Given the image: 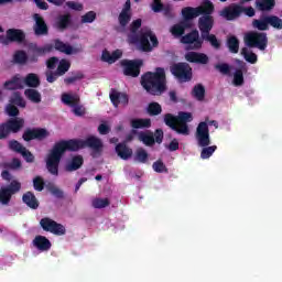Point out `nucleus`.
Here are the masks:
<instances>
[{"label": "nucleus", "instance_id": "obj_53", "mask_svg": "<svg viewBox=\"0 0 282 282\" xmlns=\"http://www.w3.org/2000/svg\"><path fill=\"white\" fill-rule=\"evenodd\" d=\"M66 6L70 8V10H76L77 12L83 11V3L80 2L69 1Z\"/></svg>", "mask_w": 282, "mask_h": 282}, {"label": "nucleus", "instance_id": "obj_10", "mask_svg": "<svg viewBox=\"0 0 282 282\" xmlns=\"http://www.w3.org/2000/svg\"><path fill=\"white\" fill-rule=\"evenodd\" d=\"M245 43L248 47H258V50H265L268 45V37L265 33L250 32L245 35Z\"/></svg>", "mask_w": 282, "mask_h": 282}, {"label": "nucleus", "instance_id": "obj_7", "mask_svg": "<svg viewBox=\"0 0 282 282\" xmlns=\"http://www.w3.org/2000/svg\"><path fill=\"white\" fill-rule=\"evenodd\" d=\"M21 193V182L13 180L10 184L0 187V204L2 206H9L12 202V195Z\"/></svg>", "mask_w": 282, "mask_h": 282}, {"label": "nucleus", "instance_id": "obj_36", "mask_svg": "<svg viewBox=\"0 0 282 282\" xmlns=\"http://www.w3.org/2000/svg\"><path fill=\"white\" fill-rule=\"evenodd\" d=\"M72 17L69 14L59 15L56 20V29L57 30H65L67 25H69Z\"/></svg>", "mask_w": 282, "mask_h": 282}, {"label": "nucleus", "instance_id": "obj_15", "mask_svg": "<svg viewBox=\"0 0 282 282\" xmlns=\"http://www.w3.org/2000/svg\"><path fill=\"white\" fill-rule=\"evenodd\" d=\"M121 65L123 67V74H126V76H132L133 78L140 76V67L142 66V62L140 59H123L121 62Z\"/></svg>", "mask_w": 282, "mask_h": 282}, {"label": "nucleus", "instance_id": "obj_5", "mask_svg": "<svg viewBox=\"0 0 282 282\" xmlns=\"http://www.w3.org/2000/svg\"><path fill=\"white\" fill-rule=\"evenodd\" d=\"M193 115L189 112H180L177 117L169 113L165 115L164 122L167 127H171L176 133H182L183 135H188L187 122H192Z\"/></svg>", "mask_w": 282, "mask_h": 282}, {"label": "nucleus", "instance_id": "obj_21", "mask_svg": "<svg viewBox=\"0 0 282 282\" xmlns=\"http://www.w3.org/2000/svg\"><path fill=\"white\" fill-rule=\"evenodd\" d=\"M50 135V132L45 129H34V130H29L24 132L23 139L26 142H30V140H43L44 138H47Z\"/></svg>", "mask_w": 282, "mask_h": 282}, {"label": "nucleus", "instance_id": "obj_11", "mask_svg": "<svg viewBox=\"0 0 282 282\" xmlns=\"http://www.w3.org/2000/svg\"><path fill=\"white\" fill-rule=\"evenodd\" d=\"M173 76L177 77L180 83H186L193 78L192 68L186 63L174 64L171 66Z\"/></svg>", "mask_w": 282, "mask_h": 282}, {"label": "nucleus", "instance_id": "obj_19", "mask_svg": "<svg viewBox=\"0 0 282 282\" xmlns=\"http://www.w3.org/2000/svg\"><path fill=\"white\" fill-rule=\"evenodd\" d=\"M23 39H25V34H23L21 30L10 29L7 31V36L0 35V43L8 45L12 43V41H22Z\"/></svg>", "mask_w": 282, "mask_h": 282}, {"label": "nucleus", "instance_id": "obj_23", "mask_svg": "<svg viewBox=\"0 0 282 282\" xmlns=\"http://www.w3.org/2000/svg\"><path fill=\"white\" fill-rule=\"evenodd\" d=\"M33 19L35 21V25H34L35 34L37 35L47 34V24H45V20H43V17H41L39 13H35L33 15Z\"/></svg>", "mask_w": 282, "mask_h": 282}, {"label": "nucleus", "instance_id": "obj_4", "mask_svg": "<svg viewBox=\"0 0 282 282\" xmlns=\"http://www.w3.org/2000/svg\"><path fill=\"white\" fill-rule=\"evenodd\" d=\"M141 84L149 94L158 96L166 89V74L163 68H158L155 73H147Z\"/></svg>", "mask_w": 282, "mask_h": 282}, {"label": "nucleus", "instance_id": "obj_63", "mask_svg": "<svg viewBox=\"0 0 282 282\" xmlns=\"http://www.w3.org/2000/svg\"><path fill=\"white\" fill-rule=\"evenodd\" d=\"M85 182H87V178H80L76 186H75V193H78V191H80V186H83V184H85Z\"/></svg>", "mask_w": 282, "mask_h": 282}, {"label": "nucleus", "instance_id": "obj_46", "mask_svg": "<svg viewBox=\"0 0 282 282\" xmlns=\"http://www.w3.org/2000/svg\"><path fill=\"white\" fill-rule=\"evenodd\" d=\"M269 25L275 28L276 30H282V20L278 17H268Z\"/></svg>", "mask_w": 282, "mask_h": 282}, {"label": "nucleus", "instance_id": "obj_25", "mask_svg": "<svg viewBox=\"0 0 282 282\" xmlns=\"http://www.w3.org/2000/svg\"><path fill=\"white\" fill-rule=\"evenodd\" d=\"M185 58L189 63H202L203 65H206V63H208V56L203 53L189 52L185 55Z\"/></svg>", "mask_w": 282, "mask_h": 282}, {"label": "nucleus", "instance_id": "obj_59", "mask_svg": "<svg viewBox=\"0 0 282 282\" xmlns=\"http://www.w3.org/2000/svg\"><path fill=\"white\" fill-rule=\"evenodd\" d=\"M56 63H58V58H56V57H51V58L47 61V67H48V69H54V67H56Z\"/></svg>", "mask_w": 282, "mask_h": 282}, {"label": "nucleus", "instance_id": "obj_22", "mask_svg": "<svg viewBox=\"0 0 282 282\" xmlns=\"http://www.w3.org/2000/svg\"><path fill=\"white\" fill-rule=\"evenodd\" d=\"M33 246L41 252H47L52 248V242L45 236H36L33 240Z\"/></svg>", "mask_w": 282, "mask_h": 282}, {"label": "nucleus", "instance_id": "obj_52", "mask_svg": "<svg viewBox=\"0 0 282 282\" xmlns=\"http://www.w3.org/2000/svg\"><path fill=\"white\" fill-rule=\"evenodd\" d=\"M234 85H243V72L237 70L234 75Z\"/></svg>", "mask_w": 282, "mask_h": 282}, {"label": "nucleus", "instance_id": "obj_50", "mask_svg": "<svg viewBox=\"0 0 282 282\" xmlns=\"http://www.w3.org/2000/svg\"><path fill=\"white\" fill-rule=\"evenodd\" d=\"M33 186L35 191H39L41 193V191H43V188H45V182L43 181L42 177H35L33 180Z\"/></svg>", "mask_w": 282, "mask_h": 282}, {"label": "nucleus", "instance_id": "obj_41", "mask_svg": "<svg viewBox=\"0 0 282 282\" xmlns=\"http://www.w3.org/2000/svg\"><path fill=\"white\" fill-rule=\"evenodd\" d=\"M215 151H217V145L204 148L200 152L202 160H208V158H210Z\"/></svg>", "mask_w": 282, "mask_h": 282}, {"label": "nucleus", "instance_id": "obj_13", "mask_svg": "<svg viewBox=\"0 0 282 282\" xmlns=\"http://www.w3.org/2000/svg\"><path fill=\"white\" fill-rule=\"evenodd\" d=\"M25 121L21 118L9 120L7 123L0 126V138H8L10 133H17L21 130Z\"/></svg>", "mask_w": 282, "mask_h": 282}, {"label": "nucleus", "instance_id": "obj_2", "mask_svg": "<svg viewBox=\"0 0 282 282\" xmlns=\"http://www.w3.org/2000/svg\"><path fill=\"white\" fill-rule=\"evenodd\" d=\"M213 10H215V7L213 6V2L208 0L203 1V3L197 8L186 7L182 9L184 21L173 25L170 30L171 34L173 36H182L186 29L193 26V22H191V20L196 19L199 14H213Z\"/></svg>", "mask_w": 282, "mask_h": 282}, {"label": "nucleus", "instance_id": "obj_64", "mask_svg": "<svg viewBox=\"0 0 282 282\" xmlns=\"http://www.w3.org/2000/svg\"><path fill=\"white\" fill-rule=\"evenodd\" d=\"M10 166L11 169H19V166H21V161L18 159H14Z\"/></svg>", "mask_w": 282, "mask_h": 282}, {"label": "nucleus", "instance_id": "obj_44", "mask_svg": "<svg viewBox=\"0 0 282 282\" xmlns=\"http://www.w3.org/2000/svg\"><path fill=\"white\" fill-rule=\"evenodd\" d=\"M241 54L248 63H257V54L250 52L248 48H242Z\"/></svg>", "mask_w": 282, "mask_h": 282}, {"label": "nucleus", "instance_id": "obj_32", "mask_svg": "<svg viewBox=\"0 0 282 282\" xmlns=\"http://www.w3.org/2000/svg\"><path fill=\"white\" fill-rule=\"evenodd\" d=\"M55 50H58V52H63L64 54H76V52H78V50L61 41H55Z\"/></svg>", "mask_w": 282, "mask_h": 282}, {"label": "nucleus", "instance_id": "obj_16", "mask_svg": "<svg viewBox=\"0 0 282 282\" xmlns=\"http://www.w3.org/2000/svg\"><path fill=\"white\" fill-rule=\"evenodd\" d=\"M196 140L198 147H208L210 144V134L208 133V123L200 122L196 129Z\"/></svg>", "mask_w": 282, "mask_h": 282}, {"label": "nucleus", "instance_id": "obj_45", "mask_svg": "<svg viewBox=\"0 0 282 282\" xmlns=\"http://www.w3.org/2000/svg\"><path fill=\"white\" fill-rule=\"evenodd\" d=\"M148 111L151 116H158L162 113V106H160L158 102H152L149 105Z\"/></svg>", "mask_w": 282, "mask_h": 282}, {"label": "nucleus", "instance_id": "obj_14", "mask_svg": "<svg viewBox=\"0 0 282 282\" xmlns=\"http://www.w3.org/2000/svg\"><path fill=\"white\" fill-rule=\"evenodd\" d=\"M181 43L187 45V50H199L204 41L199 39V31H193L181 39Z\"/></svg>", "mask_w": 282, "mask_h": 282}, {"label": "nucleus", "instance_id": "obj_47", "mask_svg": "<svg viewBox=\"0 0 282 282\" xmlns=\"http://www.w3.org/2000/svg\"><path fill=\"white\" fill-rule=\"evenodd\" d=\"M205 41H208L210 43L212 47H215L216 50H219V40H217V36L214 34H205V37H203Z\"/></svg>", "mask_w": 282, "mask_h": 282}, {"label": "nucleus", "instance_id": "obj_43", "mask_svg": "<svg viewBox=\"0 0 282 282\" xmlns=\"http://www.w3.org/2000/svg\"><path fill=\"white\" fill-rule=\"evenodd\" d=\"M69 67H70V64L68 61L66 59H62L59 62V65L57 67V74L58 76H63V74H65L66 72H69Z\"/></svg>", "mask_w": 282, "mask_h": 282}, {"label": "nucleus", "instance_id": "obj_1", "mask_svg": "<svg viewBox=\"0 0 282 282\" xmlns=\"http://www.w3.org/2000/svg\"><path fill=\"white\" fill-rule=\"evenodd\" d=\"M85 147H90L94 151H102V141L96 137H89L86 141L68 140L56 142L45 159L48 173H51V175H58V165L61 164V158L65 155V152L78 151V149H85Z\"/></svg>", "mask_w": 282, "mask_h": 282}, {"label": "nucleus", "instance_id": "obj_28", "mask_svg": "<svg viewBox=\"0 0 282 282\" xmlns=\"http://www.w3.org/2000/svg\"><path fill=\"white\" fill-rule=\"evenodd\" d=\"M129 10H131V1L128 0V1H126L124 9L121 11V13L119 15L120 25H127V23H129V21H131V12Z\"/></svg>", "mask_w": 282, "mask_h": 282}, {"label": "nucleus", "instance_id": "obj_58", "mask_svg": "<svg viewBox=\"0 0 282 282\" xmlns=\"http://www.w3.org/2000/svg\"><path fill=\"white\" fill-rule=\"evenodd\" d=\"M154 138H155V142H158V144H161L162 139L164 138V132H162V130H156Z\"/></svg>", "mask_w": 282, "mask_h": 282}, {"label": "nucleus", "instance_id": "obj_33", "mask_svg": "<svg viewBox=\"0 0 282 282\" xmlns=\"http://www.w3.org/2000/svg\"><path fill=\"white\" fill-rule=\"evenodd\" d=\"M140 142H143L147 147H152L155 143V139L153 138V133L147 131L139 133Z\"/></svg>", "mask_w": 282, "mask_h": 282}, {"label": "nucleus", "instance_id": "obj_6", "mask_svg": "<svg viewBox=\"0 0 282 282\" xmlns=\"http://www.w3.org/2000/svg\"><path fill=\"white\" fill-rule=\"evenodd\" d=\"M40 84L39 76L31 73L24 79L17 75L10 82H7L4 87L6 89H23L25 85L26 87H39Z\"/></svg>", "mask_w": 282, "mask_h": 282}, {"label": "nucleus", "instance_id": "obj_39", "mask_svg": "<svg viewBox=\"0 0 282 282\" xmlns=\"http://www.w3.org/2000/svg\"><path fill=\"white\" fill-rule=\"evenodd\" d=\"M111 205V200L109 198H95L93 199V208H107V206Z\"/></svg>", "mask_w": 282, "mask_h": 282}, {"label": "nucleus", "instance_id": "obj_48", "mask_svg": "<svg viewBox=\"0 0 282 282\" xmlns=\"http://www.w3.org/2000/svg\"><path fill=\"white\" fill-rule=\"evenodd\" d=\"M13 59L19 64H23L28 61V55L23 51H17L13 55Z\"/></svg>", "mask_w": 282, "mask_h": 282}, {"label": "nucleus", "instance_id": "obj_29", "mask_svg": "<svg viewBox=\"0 0 282 282\" xmlns=\"http://www.w3.org/2000/svg\"><path fill=\"white\" fill-rule=\"evenodd\" d=\"M46 191L53 195V197H56V199H65V192L61 189L58 186L54 185V183H47L45 185Z\"/></svg>", "mask_w": 282, "mask_h": 282}, {"label": "nucleus", "instance_id": "obj_57", "mask_svg": "<svg viewBox=\"0 0 282 282\" xmlns=\"http://www.w3.org/2000/svg\"><path fill=\"white\" fill-rule=\"evenodd\" d=\"M153 170L156 171V173H163L165 170L164 163L158 161L153 164Z\"/></svg>", "mask_w": 282, "mask_h": 282}, {"label": "nucleus", "instance_id": "obj_61", "mask_svg": "<svg viewBox=\"0 0 282 282\" xmlns=\"http://www.w3.org/2000/svg\"><path fill=\"white\" fill-rule=\"evenodd\" d=\"M170 151H177L180 149V143L177 140H173L169 145Z\"/></svg>", "mask_w": 282, "mask_h": 282}, {"label": "nucleus", "instance_id": "obj_34", "mask_svg": "<svg viewBox=\"0 0 282 282\" xmlns=\"http://www.w3.org/2000/svg\"><path fill=\"white\" fill-rule=\"evenodd\" d=\"M131 126L133 129H149L151 127V119H133Z\"/></svg>", "mask_w": 282, "mask_h": 282}, {"label": "nucleus", "instance_id": "obj_62", "mask_svg": "<svg viewBox=\"0 0 282 282\" xmlns=\"http://www.w3.org/2000/svg\"><path fill=\"white\" fill-rule=\"evenodd\" d=\"M57 77H58V74L46 73L47 83H54V80H56Z\"/></svg>", "mask_w": 282, "mask_h": 282}, {"label": "nucleus", "instance_id": "obj_24", "mask_svg": "<svg viewBox=\"0 0 282 282\" xmlns=\"http://www.w3.org/2000/svg\"><path fill=\"white\" fill-rule=\"evenodd\" d=\"M110 100L115 107H118V105H127V102H129V97H127V94L124 93L111 90Z\"/></svg>", "mask_w": 282, "mask_h": 282}, {"label": "nucleus", "instance_id": "obj_35", "mask_svg": "<svg viewBox=\"0 0 282 282\" xmlns=\"http://www.w3.org/2000/svg\"><path fill=\"white\" fill-rule=\"evenodd\" d=\"M24 96L31 100V102L39 104L41 102V93H39L36 89H26L24 91Z\"/></svg>", "mask_w": 282, "mask_h": 282}, {"label": "nucleus", "instance_id": "obj_54", "mask_svg": "<svg viewBox=\"0 0 282 282\" xmlns=\"http://www.w3.org/2000/svg\"><path fill=\"white\" fill-rule=\"evenodd\" d=\"M216 69H218L220 74H230V66H228V64H218L216 65Z\"/></svg>", "mask_w": 282, "mask_h": 282}, {"label": "nucleus", "instance_id": "obj_40", "mask_svg": "<svg viewBox=\"0 0 282 282\" xmlns=\"http://www.w3.org/2000/svg\"><path fill=\"white\" fill-rule=\"evenodd\" d=\"M227 45L232 54H237V52H239V40H237L235 36L228 37Z\"/></svg>", "mask_w": 282, "mask_h": 282}, {"label": "nucleus", "instance_id": "obj_37", "mask_svg": "<svg viewBox=\"0 0 282 282\" xmlns=\"http://www.w3.org/2000/svg\"><path fill=\"white\" fill-rule=\"evenodd\" d=\"M253 28H256V30H260V31H265L268 30L269 21H268V17L261 18L259 20H253L252 22Z\"/></svg>", "mask_w": 282, "mask_h": 282}, {"label": "nucleus", "instance_id": "obj_30", "mask_svg": "<svg viewBox=\"0 0 282 282\" xmlns=\"http://www.w3.org/2000/svg\"><path fill=\"white\" fill-rule=\"evenodd\" d=\"M83 166V156L76 155L73 156L70 161L66 164V171H78Z\"/></svg>", "mask_w": 282, "mask_h": 282}, {"label": "nucleus", "instance_id": "obj_42", "mask_svg": "<svg viewBox=\"0 0 282 282\" xmlns=\"http://www.w3.org/2000/svg\"><path fill=\"white\" fill-rule=\"evenodd\" d=\"M206 90L204 89V86L197 85L193 89V96L196 98V100H204V94Z\"/></svg>", "mask_w": 282, "mask_h": 282}, {"label": "nucleus", "instance_id": "obj_31", "mask_svg": "<svg viewBox=\"0 0 282 282\" xmlns=\"http://www.w3.org/2000/svg\"><path fill=\"white\" fill-rule=\"evenodd\" d=\"M116 152L118 153L119 158H121V160H129V158L133 155V151L127 148L126 144H118L116 147Z\"/></svg>", "mask_w": 282, "mask_h": 282}, {"label": "nucleus", "instance_id": "obj_27", "mask_svg": "<svg viewBox=\"0 0 282 282\" xmlns=\"http://www.w3.org/2000/svg\"><path fill=\"white\" fill-rule=\"evenodd\" d=\"M122 56V51L117 50L112 53H109L108 51H104L101 55V59L105 61V63H109L110 65L112 63H116L118 58Z\"/></svg>", "mask_w": 282, "mask_h": 282}, {"label": "nucleus", "instance_id": "obj_17", "mask_svg": "<svg viewBox=\"0 0 282 282\" xmlns=\"http://www.w3.org/2000/svg\"><path fill=\"white\" fill-rule=\"evenodd\" d=\"M214 23L215 20L213 19L210 13H205V15L199 18L198 28L202 32V39H206V34H210Z\"/></svg>", "mask_w": 282, "mask_h": 282}, {"label": "nucleus", "instance_id": "obj_8", "mask_svg": "<svg viewBox=\"0 0 282 282\" xmlns=\"http://www.w3.org/2000/svg\"><path fill=\"white\" fill-rule=\"evenodd\" d=\"M241 12H245L247 17H254V9L249 7L247 9H243L241 6L231 4L228 8H225L223 11H220V17L223 19H226L227 21H232L241 14Z\"/></svg>", "mask_w": 282, "mask_h": 282}, {"label": "nucleus", "instance_id": "obj_12", "mask_svg": "<svg viewBox=\"0 0 282 282\" xmlns=\"http://www.w3.org/2000/svg\"><path fill=\"white\" fill-rule=\"evenodd\" d=\"M62 102H64V105H68V107H72L75 116H85V107L80 105V97H78V95L63 94Z\"/></svg>", "mask_w": 282, "mask_h": 282}, {"label": "nucleus", "instance_id": "obj_49", "mask_svg": "<svg viewBox=\"0 0 282 282\" xmlns=\"http://www.w3.org/2000/svg\"><path fill=\"white\" fill-rule=\"evenodd\" d=\"M96 21V12L89 11L82 17V23H94Z\"/></svg>", "mask_w": 282, "mask_h": 282}, {"label": "nucleus", "instance_id": "obj_38", "mask_svg": "<svg viewBox=\"0 0 282 282\" xmlns=\"http://www.w3.org/2000/svg\"><path fill=\"white\" fill-rule=\"evenodd\" d=\"M258 10H272L274 8V0H257Z\"/></svg>", "mask_w": 282, "mask_h": 282}, {"label": "nucleus", "instance_id": "obj_18", "mask_svg": "<svg viewBox=\"0 0 282 282\" xmlns=\"http://www.w3.org/2000/svg\"><path fill=\"white\" fill-rule=\"evenodd\" d=\"M18 107H25V100H23L21 98V95L19 93H15L11 100H10V105L7 106L6 111L8 113V116L14 117V116H19V108Z\"/></svg>", "mask_w": 282, "mask_h": 282}, {"label": "nucleus", "instance_id": "obj_60", "mask_svg": "<svg viewBox=\"0 0 282 282\" xmlns=\"http://www.w3.org/2000/svg\"><path fill=\"white\" fill-rule=\"evenodd\" d=\"M34 2L36 3L37 8H40V10H47V2L44 0H34Z\"/></svg>", "mask_w": 282, "mask_h": 282}, {"label": "nucleus", "instance_id": "obj_26", "mask_svg": "<svg viewBox=\"0 0 282 282\" xmlns=\"http://www.w3.org/2000/svg\"><path fill=\"white\" fill-rule=\"evenodd\" d=\"M22 202L29 208H32V210H36V208H39V199H36V196L32 192H26L25 194H23Z\"/></svg>", "mask_w": 282, "mask_h": 282}, {"label": "nucleus", "instance_id": "obj_9", "mask_svg": "<svg viewBox=\"0 0 282 282\" xmlns=\"http://www.w3.org/2000/svg\"><path fill=\"white\" fill-rule=\"evenodd\" d=\"M40 226L45 232H51L56 237H63V235H66L67 232V229L65 226H63V224H59L50 217L42 218L40 220Z\"/></svg>", "mask_w": 282, "mask_h": 282}, {"label": "nucleus", "instance_id": "obj_55", "mask_svg": "<svg viewBox=\"0 0 282 282\" xmlns=\"http://www.w3.org/2000/svg\"><path fill=\"white\" fill-rule=\"evenodd\" d=\"M163 8L162 0H153L152 10L153 12H160Z\"/></svg>", "mask_w": 282, "mask_h": 282}, {"label": "nucleus", "instance_id": "obj_56", "mask_svg": "<svg viewBox=\"0 0 282 282\" xmlns=\"http://www.w3.org/2000/svg\"><path fill=\"white\" fill-rule=\"evenodd\" d=\"M98 131L101 135H107V133H109L110 131V128H109V124L107 123H101L99 127H98Z\"/></svg>", "mask_w": 282, "mask_h": 282}, {"label": "nucleus", "instance_id": "obj_3", "mask_svg": "<svg viewBox=\"0 0 282 282\" xmlns=\"http://www.w3.org/2000/svg\"><path fill=\"white\" fill-rule=\"evenodd\" d=\"M141 25L142 20H135L132 22L130 26V34L128 36V43H139V50L142 52H151L153 47H158V37L149 29H142L141 32L138 33Z\"/></svg>", "mask_w": 282, "mask_h": 282}, {"label": "nucleus", "instance_id": "obj_20", "mask_svg": "<svg viewBox=\"0 0 282 282\" xmlns=\"http://www.w3.org/2000/svg\"><path fill=\"white\" fill-rule=\"evenodd\" d=\"M9 148L11 149V151L21 153L22 158H24V160L26 162H34V155L32 154V152H30V151H28V149L23 148V145H21V143H19V141H10Z\"/></svg>", "mask_w": 282, "mask_h": 282}, {"label": "nucleus", "instance_id": "obj_51", "mask_svg": "<svg viewBox=\"0 0 282 282\" xmlns=\"http://www.w3.org/2000/svg\"><path fill=\"white\" fill-rule=\"evenodd\" d=\"M147 158H149V154H147V151H144V149L137 150L135 160H138V162H147Z\"/></svg>", "mask_w": 282, "mask_h": 282}]
</instances>
